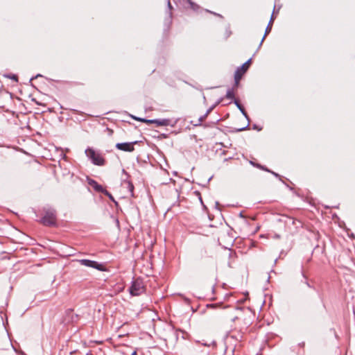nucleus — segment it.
Segmentation results:
<instances>
[{"label":"nucleus","instance_id":"obj_1","mask_svg":"<svg viewBox=\"0 0 355 355\" xmlns=\"http://www.w3.org/2000/svg\"><path fill=\"white\" fill-rule=\"evenodd\" d=\"M43 216L39 222L44 226L55 227L57 225L56 210L50 206H45L42 209Z\"/></svg>","mask_w":355,"mask_h":355},{"label":"nucleus","instance_id":"obj_2","mask_svg":"<svg viewBox=\"0 0 355 355\" xmlns=\"http://www.w3.org/2000/svg\"><path fill=\"white\" fill-rule=\"evenodd\" d=\"M85 153L92 163L96 166H103L105 163V159L102 155L96 153L92 148L88 147Z\"/></svg>","mask_w":355,"mask_h":355},{"label":"nucleus","instance_id":"obj_3","mask_svg":"<svg viewBox=\"0 0 355 355\" xmlns=\"http://www.w3.org/2000/svg\"><path fill=\"white\" fill-rule=\"evenodd\" d=\"M131 117L136 121H141V122H144L146 123H148V124L155 123V124H156V125L157 127L158 126H168V125L174 126V125H175V124H171V121L168 119H146L137 117V116H131Z\"/></svg>","mask_w":355,"mask_h":355},{"label":"nucleus","instance_id":"obj_4","mask_svg":"<svg viewBox=\"0 0 355 355\" xmlns=\"http://www.w3.org/2000/svg\"><path fill=\"white\" fill-rule=\"evenodd\" d=\"M129 291L131 295L138 296L145 291V287L141 281L135 279L132 282V284L129 288Z\"/></svg>","mask_w":355,"mask_h":355},{"label":"nucleus","instance_id":"obj_5","mask_svg":"<svg viewBox=\"0 0 355 355\" xmlns=\"http://www.w3.org/2000/svg\"><path fill=\"white\" fill-rule=\"evenodd\" d=\"M80 262L82 265H83L85 266L96 268L99 271H105V268L104 265L102 263H99L98 262H97L96 261L89 260V259H81V260H80Z\"/></svg>","mask_w":355,"mask_h":355},{"label":"nucleus","instance_id":"obj_6","mask_svg":"<svg viewBox=\"0 0 355 355\" xmlns=\"http://www.w3.org/2000/svg\"><path fill=\"white\" fill-rule=\"evenodd\" d=\"M138 143L137 141H135L132 142H124V143H117L116 144V148L118 150L125 151V152H132L135 150L134 145Z\"/></svg>","mask_w":355,"mask_h":355},{"label":"nucleus","instance_id":"obj_7","mask_svg":"<svg viewBox=\"0 0 355 355\" xmlns=\"http://www.w3.org/2000/svg\"><path fill=\"white\" fill-rule=\"evenodd\" d=\"M252 58L248 60L245 63H243L241 67H238L235 71L234 74L239 75L241 78L243 76V74L248 71L250 64L251 63Z\"/></svg>","mask_w":355,"mask_h":355},{"label":"nucleus","instance_id":"obj_8","mask_svg":"<svg viewBox=\"0 0 355 355\" xmlns=\"http://www.w3.org/2000/svg\"><path fill=\"white\" fill-rule=\"evenodd\" d=\"M87 180L88 184L89 186L92 187L93 189L96 192L102 193L103 191L104 188L101 184H99L96 180H94L92 178H87Z\"/></svg>","mask_w":355,"mask_h":355},{"label":"nucleus","instance_id":"obj_9","mask_svg":"<svg viewBox=\"0 0 355 355\" xmlns=\"http://www.w3.org/2000/svg\"><path fill=\"white\" fill-rule=\"evenodd\" d=\"M222 99H218L213 105H211L205 112V114L200 116L198 119L199 123H202L206 117L209 114V113L221 102Z\"/></svg>","mask_w":355,"mask_h":355},{"label":"nucleus","instance_id":"obj_10","mask_svg":"<svg viewBox=\"0 0 355 355\" xmlns=\"http://www.w3.org/2000/svg\"><path fill=\"white\" fill-rule=\"evenodd\" d=\"M102 193H103L104 195H105L106 196H107L109 198V199L110 200H112L116 206L118 205V202L115 200L114 198L113 197V196L107 191L105 189H104L103 191L102 192Z\"/></svg>","mask_w":355,"mask_h":355},{"label":"nucleus","instance_id":"obj_11","mask_svg":"<svg viewBox=\"0 0 355 355\" xmlns=\"http://www.w3.org/2000/svg\"><path fill=\"white\" fill-rule=\"evenodd\" d=\"M244 117L248 120V123L247 124L246 126L245 127H243V128H241L237 130L238 132H241V131H243V130H245L246 129H248V128L249 127V125H250V118H249V116L248 115L247 112L245 111L243 112V113H241Z\"/></svg>","mask_w":355,"mask_h":355},{"label":"nucleus","instance_id":"obj_12","mask_svg":"<svg viewBox=\"0 0 355 355\" xmlns=\"http://www.w3.org/2000/svg\"><path fill=\"white\" fill-rule=\"evenodd\" d=\"M244 117L248 120V123L247 124L246 126L245 127H243V128H241L237 130L238 132H241V131H243V130H245L246 129H248V128L249 127V125H250V118H249V116L248 115L247 112L245 111L243 112V113H241Z\"/></svg>","mask_w":355,"mask_h":355},{"label":"nucleus","instance_id":"obj_13","mask_svg":"<svg viewBox=\"0 0 355 355\" xmlns=\"http://www.w3.org/2000/svg\"><path fill=\"white\" fill-rule=\"evenodd\" d=\"M244 117L248 120V123L247 124L246 126L245 127H243V128H241L237 130L238 132H241V131H243V130H245L246 129H248V128L249 127V125H250V118H249V116L248 115L247 112L245 111L243 112V113H241Z\"/></svg>","mask_w":355,"mask_h":355},{"label":"nucleus","instance_id":"obj_14","mask_svg":"<svg viewBox=\"0 0 355 355\" xmlns=\"http://www.w3.org/2000/svg\"><path fill=\"white\" fill-rule=\"evenodd\" d=\"M244 117L248 120V123L247 124L246 126L245 127H243V128H241L237 130L238 132H241V131H243V130H245L246 129H248V128L249 127V125H250V118H249V116L248 115L247 112L245 111L243 112V113H241Z\"/></svg>","mask_w":355,"mask_h":355},{"label":"nucleus","instance_id":"obj_15","mask_svg":"<svg viewBox=\"0 0 355 355\" xmlns=\"http://www.w3.org/2000/svg\"><path fill=\"white\" fill-rule=\"evenodd\" d=\"M270 31H271V26H270V24H268V26H267V27H266V28L264 35H263V37H262V39H261V42H260V43H259V45L258 49H259V48L261 46L262 43H263V41H264V40H265V37H266V35H268Z\"/></svg>","mask_w":355,"mask_h":355},{"label":"nucleus","instance_id":"obj_16","mask_svg":"<svg viewBox=\"0 0 355 355\" xmlns=\"http://www.w3.org/2000/svg\"><path fill=\"white\" fill-rule=\"evenodd\" d=\"M225 97H226L227 98H229V99H231V100H234V101L235 98H234V89H233V88H232V89H229L227 91V93H226Z\"/></svg>","mask_w":355,"mask_h":355},{"label":"nucleus","instance_id":"obj_17","mask_svg":"<svg viewBox=\"0 0 355 355\" xmlns=\"http://www.w3.org/2000/svg\"><path fill=\"white\" fill-rule=\"evenodd\" d=\"M124 183L127 184V188H128V191L130 192L131 196H133V191H134L133 184L129 180L124 181Z\"/></svg>","mask_w":355,"mask_h":355},{"label":"nucleus","instance_id":"obj_18","mask_svg":"<svg viewBox=\"0 0 355 355\" xmlns=\"http://www.w3.org/2000/svg\"><path fill=\"white\" fill-rule=\"evenodd\" d=\"M234 103L236 105V106L238 107V109L241 111V113H243V112L245 111L243 106L240 103L239 100L234 99Z\"/></svg>","mask_w":355,"mask_h":355},{"label":"nucleus","instance_id":"obj_19","mask_svg":"<svg viewBox=\"0 0 355 355\" xmlns=\"http://www.w3.org/2000/svg\"><path fill=\"white\" fill-rule=\"evenodd\" d=\"M188 3L190 4V6L191 8L193 10H196L199 6L198 5H197L196 3H195L194 2L191 1V0H187Z\"/></svg>","mask_w":355,"mask_h":355},{"label":"nucleus","instance_id":"obj_20","mask_svg":"<svg viewBox=\"0 0 355 355\" xmlns=\"http://www.w3.org/2000/svg\"><path fill=\"white\" fill-rule=\"evenodd\" d=\"M241 78L239 75L234 74V86L237 87Z\"/></svg>","mask_w":355,"mask_h":355},{"label":"nucleus","instance_id":"obj_21","mask_svg":"<svg viewBox=\"0 0 355 355\" xmlns=\"http://www.w3.org/2000/svg\"><path fill=\"white\" fill-rule=\"evenodd\" d=\"M6 76L9 78H10V79H12V80H15V81H16V82H17V80H18L17 76L15 75V74H10V75Z\"/></svg>","mask_w":355,"mask_h":355},{"label":"nucleus","instance_id":"obj_22","mask_svg":"<svg viewBox=\"0 0 355 355\" xmlns=\"http://www.w3.org/2000/svg\"><path fill=\"white\" fill-rule=\"evenodd\" d=\"M302 276L305 279V281H304V284L309 288H312V286L310 285V284L308 282V281L306 280V275H304V273L302 272Z\"/></svg>","mask_w":355,"mask_h":355},{"label":"nucleus","instance_id":"obj_23","mask_svg":"<svg viewBox=\"0 0 355 355\" xmlns=\"http://www.w3.org/2000/svg\"><path fill=\"white\" fill-rule=\"evenodd\" d=\"M252 128H253L254 130H257L258 131H260V130H261V128H259V127H258V125H256V124H254V125H252Z\"/></svg>","mask_w":355,"mask_h":355},{"label":"nucleus","instance_id":"obj_24","mask_svg":"<svg viewBox=\"0 0 355 355\" xmlns=\"http://www.w3.org/2000/svg\"><path fill=\"white\" fill-rule=\"evenodd\" d=\"M206 11H207V12H210V13H211V14H213V15H214L218 16V17H223L220 14H217V13H216V12H211V11H210V10H206Z\"/></svg>","mask_w":355,"mask_h":355},{"label":"nucleus","instance_id":"obj_25","mask_svg":"<svg viewBox=\"0 0 355 355\" xmlns=\"http://www.w3.org/2000/svg\"><path fill=\"white\" fill-rule=\"evenodd\" d=\"M270 173H271L275 177L278 178L280 179V175L278 173H275L274 171H270Z\"/></svg>","mask_w":355,"mask_h":355},{"label":"nucleus","instance_id":"obj_26","mask_svg":"<svg viewBox=\"0 0 355 355\" xmlns=\"http://www.w3.org/2000/svg\"><path fill=\"white\" fill-rule=\"evenodd\" d=\"M38 77H42V75L41 74H37L35 76H33L32 77L31 79H30V82L32 81L33 80L38 78Z\"/></svg>","mask_w":355,"mask_h":355},{"label":"nucleus","instance_id":"obj_27","mask_svg":"<svg viewBox=\"0 0 355 355\" xmlns=\"http://www.w3.org/2000/svg\"><path fill=\"white\" fill-rule=\"evenodd\" d=\"M167 6H168L169 10H171L173 8V7L171 6V3L170 2V0H168Z\"/></svg>","mask_w":355,"mask_h":355},{"label":"nucleus","instance_id":"obj_28","mask_svg":"<svg viewBox=\"0 0 355 355\" xmlns=\"http://www.w3.org/2000/svg\"><path fill=\"white\" fill-rule=\"evenodd\" d=\"M272 21H273V13L272 14V16H271V18H270V20L269 21L268 24H270V26H271V24L272 23Z\"/></svg>","mask_w":355,"mask_h":355},{"label":"nucleus","instance_id":"obj_29","mask_svg":"<svg viewBox=\"0 0 355 355\" xmlns=\"http://www.w3.org/2000/svg\"><path fill=\"white\" fill-rule=\"evenodd\" d=\"M256 167H257L260 169L263 168V166L261 165L260 164H257Z\"/></svg>","mask_w":355,"mask_h":355},{"label":"nucleus","instance_id":"obj_30","mask_svg":"<svg viewBox=\"0 0 355 355\" xmlns=\"http://www.w3.org/2000/svg\"><path fill=\"white\" fill-rule=\"evenodd\" d=\"M261 170L266 171H267V172H268V173H270V169H268V168H266V166H263V168H261Z\"/></svg>","mask_w":355,"mask_h":355},{"label":"nucleus","instance_id":"obj_31","mask_svg":"<svg viewBox=\"0 0 355 355\" xmlns=\"http://www.w3.org/2000/svg\"><path fill=\"white\" fill-rule=\"evenodd\" d=\"M197 194L199 196V199H200V200L201 203H202V198H201V196H200V193H199V192H197Z\"/></svg>","mask_w":355,"mask_h":355},{"label":"nucleus","instance_id":"obj_32","mask_svg":"<svg viewBox=\"0 0 355 355\" xmlns=\"http://www.w3.org/2000/svg\"><path fill=\"white\" fill-rule=\"evenodd\" d=\"M250 164H252V166H256V164H256L255 162H252V161H250Z\"/></svg>","mask_w":355,"mask_h":355},{"label":"nucleus","instance_id":"obj_33","mask_svg":"<svg viewBox=\"0 0 355 355\" xmlns=\"http://www.w3.org/2000/svg\"><path fill=\"white\" fill-rule=\"evenodd\" d=\"M239 216H240L241 218H244V216H243V213H242V212H241V213L239 214Z\"/></svg>","mask_w":355,"mask_h":355},{"label":"nucleus","instance_id":"obj_34","mask_svg":"<svg viewBox=\"0 0 355 355\" xmlns=\"http://www.w3.org/2000/svg\"><path fill=\"white\" fill-rule=\"evenodd\" d=\"M131 355H137V352L136 351H134Z\"/></svg>","mask_w":355,"mask_h":355},{"label":"nucleus","instance_id":"obj_35","mask_svg":"<svg viewBox=\"0 0 355 355\" xmlns=\"http://www.w3.org/2000/svg\"><path fill=\"white\" fill-rule=\"evenodd\" d=\"M122 172H123V173H125V174H126V172H125V169H123V170H122Z\"/></svg>","mask_w":355,"mask_h":355},{"label":"nucleus","instance_id":"obj_36","mask_svg":"<svg viewBox=\"0 0 355 355\" xmlns=\"http://www.w3.org/2000/svg\"><path fill=\"white\" fill-rule=\"evenodd\" d=\"M219 205V203L218 202H216V206H218Z\"/></svg>","mask_w":355,"mask_h":355},{"label":"nucleus","instance_id":"obj_37","mask_svg":"<svg viewBox=\"0 0 355 355\" xmlns=\"http://www.w3.org/2000/svg\"><path fill=\"white\" fill-rule=\"evenodd\" d=\"M86 355H92V353L91 352H88V353H87Z\"/></svg>","mask_w":355,"mask_h":355},{"label":"nucleus","instance_id":"obj_38","mask_svg":"<svg viewBox=\"0 0 355 355\" xmlns=\"http://www.w3.org/2000/svg\"><path fill=\"white\" fill-rule=\"evenodd\" d=\"M211 306H217V304H211Z\"/></svg>","mask_w":355,"mask_h":355},{"label":"nucleus","instance_id":"obj_39","mask_svg":"<svg viewBox=\"0 0 355 355\" xmlns=\"http://www.w3.org/2000/svg\"><path fill=\"white\" fill-rule=\"evenodd\" d=\"M232 256V252H230V257H231Z\"/></svg>","mask_w":355,"mask_h":355},{"label":"nucleus","instance_id":"obj_40","mask_svg":"<svg viewBox=\"0 0 355 355\" xmlns=\"http://www.w3.org/2000/svg\"><path fill=\"white\" fill-rule=\"evenodd\" d=\"M275 237H276V238H279V235H276V236H275Z\"/></svg>","mask_w":355,"mask_h":355}]
</instances>
